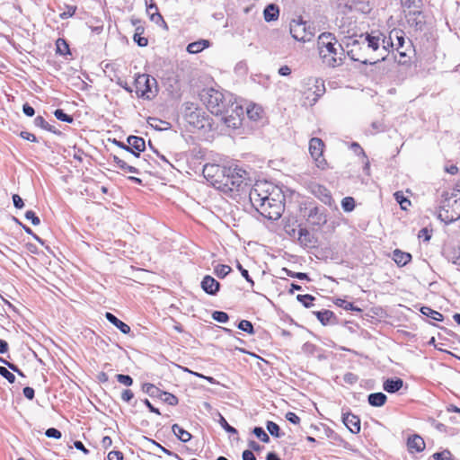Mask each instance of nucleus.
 Instances as JSON below:
<instances>
[{
	"instance_id": "nucleus-57",
	"label": "nucleus",
	"mask_w": 460,
	"mask_h": 460,
	"mask_svg": "<svg viewBox=\"0 0 460 460\" xmlns=\"http://www.w3.org/2000/svg\"><path fill=\"white\" fill-rule=\"evenodd\" d=\"M108 460H123V454L120 451H111L108 454Z\"/></svg>"
},
{
	"instance_id": "nucleus-15",
	"label": "nucleus",
	"mask_w": 460,
	"mask_h": 460,
	"mask_svg": "<svg viewBox=\"0 0 460 460\" xmlns=\"http://www.w3.org/2000/svg\"><path fill=\"white\" fill-rule=\"evenodd\" d=\"M425 447L424 439L417 434L410 436L407 439V448L411 454L420 453Z\"/></svg>"
},
{
	"instance_id": "nucleus-9",
	"label": "nucleus",
	"mask_w": 460,
	"mask_h": 460,
	"mask_svg": "<svg viewBox=\"0 0 460 460\" xmlns=\"http://www.w3.org/2000/svg\"><path fill=\"white\" fill-rule=\"evenodd\" d=\"M289 32L294 40L301 42L311 41L314 37V31L301 17L294 19L289 24Z\"/></svg>"
},
{
	"instance_id": "nucleus-47",
	"label": "nucleus",
	"mask_w": 460,
	"mask_h": 460,
	"mask_svg": "<svg viewBox=\"0 0 460 460\" xmlns=\"http://www.w3.org/2000/svg\"><path fill=\"white\" fill-rule=\"evenodd\" d=\"M212 317L218 323H226L229 320L228 314L222 311H215Z\"/></svg>"
},
{
	"instance_id": "nucleus-3",
	"label": "nucleus",
	"mask_w": 460,
	"mask_h": 460,
	"mask_svg": "<svg viewBox=\"0 0 460 460\" xmlns=\"http://www.w3.org/2000/svg\"><path fill=\"white\" fill-rule=\"evenodd\" d=\"M317 49L322 62L330 67H337L343 63L344 49L334 34L323 32L317 39Z\"/></svg>"
},
{
	"instance_id": "nucleus-25",
	"label": "nucleus",
	"mask_w": 460,
	"mask_h": 460,
	"mask_svg": "<svg viewBox=\"0 0 460 460\" xmlns=\"http://www.w3.org/2000/svg\"><path fill=\"white\" fill-rule=\"evenodd\" d=\"M150 388L155 389L157 392V396H159L160 399L166 402L167 404L172 406H175L178 404L179 400L174 394L167 392H162L154 385H150Z\"/></svg>"
},
{
	"instance_id": "nucleus-18",
	"label": "nucleus",
	"mask_w": 460,
	"mask_h": 460,
	"mask_svg": "<svg viewBox=\"0 0 460 460\" xmlns=\"http://www.w3.org/2000/svg\"><path fill=\"white\" fill-rule=\"evenodd\" d=\"M201 288L208 295L215 296L220 288V283L213 277L207 275L201 281Z\"/></svg>"
},
{
	"instance_id": "nucleus-41",
	"label": "nucleus",
	"mask_w": 460,
	"mask_h": 460,
	"mask_svg": "<svg viewBox=\"0 0 460 460\" xmlns=\"http://www.w3.org/2000/svg\"><path fill=\"white\" fill-rule=\"evenodd\" d=\"M286 274L287 276L290 277V278H296V279H302V280H310V278L308 277V275L306 273H304V272H294L287 268H284L282 270Z\"/></svg>"
},
{
	"instance_id": "nucleus-32",
	"label": "nucleus",
	"mask_w": 460,
	"mask_h": 460,
	"mask_svg": "<svg viewBox=\"0 0 460 460\" xmlns=\"http://www.w3.org/2000/svg\"><path fill=\"white\" fill-rule=\"evenodd\" d=\"M334 305L341 307V308H343L347 311H357V312H360L361 309L360 308H358L357 306H355L353 305V303L351 302H349L345 299H342V298H335L334 301H333Z\"/></svg>"
},
{
	"instance_id": "nucleus-21",
	"label": "nucleus",
	"mask_w": 460,
	"mask_h": 460,
	"mask_svg": "<svg viewBox=\"0 0 460 460\" xmlns=\"http://www.w3.org/2000/svg\"><path fill=\"white\" fill-rule=\"evenodd\" d=\"M301 226L297 223V220L296 219H294V218H289L286 221L285 223V226H284V231L285 233L292 237V238H296L298 233H299V230L301 229Z\"/></svg>"
},
{
	"instance_id": "nucleus-50",
	"label": "nucleus",
	"mask_w": 460,
	"mask_h": 460,
	"mask_svg": "<svg viewBox=\"0 0 460 460\" xmlns=\"http://www.w3.org/2000/svg\"><path fill=\"white\" fill-rule=\"evenodd\" d=\"M223 120L227 127L238 128L240 125V119L229 117H223Z\"/></svg>"
},
{
	"instance_id": "nucleus-8",
	"label": "nucleus",
	"mask_w": 460,
	"mask_h": 460,
	"mask_svg": "<svg viewBox=\"0 0 460 460\" xmlns=\"http://www.w3.org/2000/svg\"><path fill=\"white\" fill-rule=\"evenodd\" d=\"M203 102L208 111L215 116H223L226 111L227 104L224 94L217 90H208Z\"/></svg>"
},
{
	"instance_id": "nucleus-29",
	"label": "nucleus",
	"mask_w": 460,
	"mask_h": 460,
	"mask_svg": "<svg viewBox=\"0 0 460 460\" xmlns=\"http://www.w3.org/2000/svg\"><path fill=\"white\" fill-rule=\"evenodd\" d=\"M246 113L250 119L258 120L263 114V109L255 103H250L246 107Z\"/></svg>"
},
{
	"instance_id": "nucleus-64",
	"label": "nucleus",
	"mask_w": 460,
	"mask_h": 460,
	"mask_svg": "<svg viewBox=\"0 0 460 460\" xmlns=\"http://www.w3.org/2000/svg\"><path fill=\"white\" fill-rule=\"evenodd\" d=\"M449 259L453 263L460 265V253L456 254V252L454 251L449 254Z\"/></svg>"
},
{
	"instance_id": "nucleus-51",
	"label": "nucleus",
	"mask_w": 460,
	"mask_h": 460,
	"mask_svg": "<svg viewBox=\"0 0 460 460\" xmlns=\"http://www.w3.org/2000/svg\"><path fill=\"white\" fill-rule=\"evenodd\" d=\"M219 423L226 431L232 434L237 433V430L234 427L230 426L223 416H220Z\"/></svg>"
},
{
	"instance_id": "nucleus-45",
	"label": "nucleus",
	"mask_w": 460,
	"mask_h": 460,
	"mask_svg": "<svg viewBox=\"0 0 460 460\" xmlns=\"http://www.w3.org/2000/svg\"><path fill=\"white\" fill-rule=\"evenodd\" d=\"M266 427L271 436L276 437V438L280 437L279 427L277 423L270 420L267 422Z\"/></svg>"
},
{
	"instance_id": "nucleus-42",
	"label": "nucleus",
	"mask_w": 460,
	"mask_h": 460,
	"mask_svg": "<svg viewBox=\"0 0 460 460\" xmlns=\"http://www.w3.org/2000/svg\"><path fill=\"white\" fill-rule=\"evenodd\" d=\"M238 328L249 334L254 333L253 325L252 324V323L250 321L242 320L238 324Z\"/></svg>"
},
{
	"instance_id": "nucleus-19",
	"label": "nucleus",
	"mask_w": 460,
	"mask_h": 460,
	"mask_svg": "<svg viewBox=\"0 0 460 460\" xmlns=\"http://www.w3.org/2000/svg\"><path fill=\"white\" fill-rule=\"evenodd\" d=\"M298 243L307 248H312L315 246L316 239L314 234H312L306 228H301L296 236Z\"/></svg>"
},
{
	"instance_id": "nucleus-48",
	"label": "nucleus",
	"mask_w": 460,
	"mask_h": 460,
	"mask_svg": "<svg viewBox=\"0 0 460 460\" xmlns=\"http://www.w3.org/2000/svg\"><path fill=\"white\" fill-rule=\"evenodd\" d=\"M66 10L65 12H63L59 14V17L63 20L74 16V14L75 13V11H76V6L75 5H66Z\"/></svg>"
},
{
	"instance_id": "nucleus-28",
	"label": "nucleus",
	"mask_w": 460,
	"mask_h": 460,
	"mask_svg": "<svg viewBox=\"0 0 460 460\" xmlns=\"http://www.w3.org/2000/svg\"><path fill=\"white\" fill-rule=\"evenodd\" d=\"M279 15V8L278 5L274 4H270L266 6L263 11L264 20L266 22L276 21Z\"/></svg>"
},
{
	"instance_id": "nucleus-59",
	"label": "nucleus",
	"mask_w": 460,
	"mask_h": 460,
	"mask_svg": "<svg viewBox=\"0 0 460 460\" xmlns=\"http://www.w3.org/2000/svg\"><path fill=\"white\" fill-rule=\"evenodd\" d=\"M21 137L28 141L31 142H37V137L34 134L28 132V131H22L21 132Z\"/></svg>"
},
{
	"instance_id": "nucleus-13",
	"label": "nucleus",
	"mask_w": 460,
	"mask_h": 460,
	"mask_svg": "<svg viewBox=\"0 0 460 460\" xmlns=\"http://www.w3.org/2000/svg\"><path fill=\"white\" fill-rule=\"evenodd\" d=\"M128 146L122 145V147L128 152L133 154L136 157H139L141 152L146 148L144 138L130 136L128 137Z\"/></svg>"
},
{
	"instance_id": "nucleus-49",
	"label": "nucleus",
	"mask_w": 460,
	"mask_h": 460,
	"mask_svg": "<svg viewBox=\"0 0 460 460\" xmlns=\"http://www.w3.org/2000/svg\"><path fill=\"white\" fill-rule=\"evenodd\" d=\"M0 375L6 378L11 384L14 383L15 381L14 375L7 370L4 367H0Z\"/></svg>"
},
{
	"instance_id": "nucleus-56",
	"label": "nucleus",
	"mask_w": 460,
	"mask_h": 460,
	"mask_svg": "<svg viewBox=\"0 0 460 460\" xmlns=\"http://www.w3.org/2000/svg\"><path fill=\"white\" fill-rule=\"evenodd\" d=\"M46 436L49 438H61V432L55 429V428H49L46 430Z\"/></svg>"
},
{
	"instance_id": "nucleus-14",
	"label": "nucleus",
	"mask_w": 460,
	"mask_h": 460,
	"mask_svg": "<svg viewBox=\"0 0 460 460\" xmlns=\"http://www.w3.org/2000/svg\"><path fill=\"white\" fill-rule=\"evenodd\" d=\"M342 421L351 433L358 434L360 432L361 424L358 416L350 412L343 413Z\"/></svg>"
},
{
	"instance_id": "nucleus-6",
	"label": "nucleus",
	"mask_w": 460,
	"mask_h": 460,
	"mask_svg": "<svg viewBox=\"0 0 460 460\" xmlns=\"http://www.w3.org/2000/svg\"><path fill=\"white\" fill-rule=\"evenodd\" d=\"M285 196L283 192L274 196L273 198L270 197L269 199H266L265 202L256 210L265 218L270 220H277L284 212L285 209Z\"/></svg>"
},
{
	"instance_id": "nucleus-61",
	"label": "nucleus",
	"mask_w": 460,
	"mask_h": 460,
	"mask_svg": "<svg viewBox=\"0 0 460 460\" xmlns=\"http://www.w3.org/2000/svg\"><path fill=\"white\" fill-rule=\"evenodd\" d=\"M13 201L14 207L17 208H22L24 206L22 199L18 194H14L13 196Z\"/></svg>"
},
{
	"instance_id": "nucleus-10",
	"label": "nucleus",
	"mask_w": 460,
	"mask_h": 460,
	"mask_svg": "<svg viewBox=\"0 0 460 460\" xmlns=\"http://www.w3.org/2000/svg\"><path fill=\"white\" fill-rule=\"evenodd\" d=\"M155 84V79L151 78L148 75H138L135 79V92L138 97L149 100L155 95L153 86Z\"/></svg>"
},
{
	"instance_id": "nucleus-43",
	"label": "nucleus",
	"mask_w": 460,
	"mask_h": 460,
	"mask_svg": "<svg viewBox=\"0 0 460 460\" xmlns=\"http://www.w3.org/2000/svg\"><path fill=\"white\" fill-rule=\"evenodd\" d=\"M54 115L58 119H59L61 121L67 122V123L73 122V118L70 115L65 113L64 111L61 109L56 110L54 112Z\"/></svg>"
},
{
	"instance_id": "nucleus-60",
	"label": "nucleus",
	"mask_w": 460,
	"mask_h": 460,
	"mask_svg": "<svg viewBox=\"0 0 460 460\" xmlns=\"http://www.w3.org/2000/svg\"><path fill=\"white\" fill-rule=\"evenodd\" d=\"M101 445L103 449H108L111 447L112 445V439L111 437L109 436H105L102 438V441H101Z\"/></svg>"
},
{
	"instance_id": "nucleus-39",
	"label": "nucleus",
	"mask_w": 460,
	"mask_h": 460,
	"mask_svg": "<svg viewBox=\"0 0 460 460\" xmlns=\"http://www.w3.org/2000/svg\"><path fill=\"white\" fill-rule=\"evenodd\" d=\"M432 457L435 460H455L452 453L446 449L441 452H437L432 455Z\"/></svg>"
},
{
	"instance_id": "nucleus-31",
	"label": "nucleus",
	"mask_w": 460,
	"mask_h": 460,
	"mask_svg": "<svg viewBox=\"0 0 460 460\" xmlns=\"http://www.w3.org/2000/svg\"><path fill=\"white\" fill-rule=\"evenodd\" d=\"M172 430L173 434L182 442H188L191 439V434L185 430L178 424H173L172 427Z\"/></svg>"
},
{
	"instance_id": "nucleus-62",
	"label": "nucleus",
	"mask_w": 460,
	"mask_h": 460,
	"mask_svg": "<svg viewBox=\"0 0 460 460\" xmlns=\"http://www.w3.org/2000/svg\"><path fill=\"white\" fill-rule=\"evenodd\" d=\"M22 393L23 395L29 400H32L34 398V390L31 387H24Z\"/></svg>"
},
{
	"instance_id": "nucleus-26",
	"label": "nucleus",
	"mask_w": 460,
	"mask_h": 460,
	"mask_svg": "<svg viewBox=\"0 0 460 460\" xmlns=\"http://www.w3.org/2000/svg\"><path fill=\"white\" fill-rule=\"evenodd\" d=\"M210 46V42L208 40H199L190 43L187 46V51L190 54H198Z\"/></svg>"
},
{
	"instance_id": "nucleus-22",
	"label": "nucleus",
	"mask_w": 460,
	"mask_h": 460,
	"mask_svg": "<svg viewBox=\"0 0 460 460\" xmlns=\"http://www.w3.org/2000/svg\"><path fill=\"white\" fill-rule=\"evenodd\" d=\"M105 317L111 323H112L114 326H116L122 333L128 334L130 332V327L124 322L118 319L111 313L107 312L105 314Z\"/></svg>"
},
{
	"instance_id": "nucleus-11",
	"label": "nucleus",
	"mask_w": 460,
	"mask_h": 460,
	"mask_svg": "<svg viewBox=\"0 0 460 460\" xmlns=\"http://www.w3.org/2000/svg\"><path fill=\"white\" fill-rule=\"evenodd\" d=\"M325 148L324 142L319 137H312L309 141V153L315 163V165L321 169L328 168V163L323 155Z\"/></svg>"
},
{
	"instance_id": "nucleus-54",
	"label": "nucleus",
	"mask_w": 460,
	"mask_h": 460,
	"mask_svg": "<svg viewBox=\"0 0 460 460\" xmlns=\"http://www.w3.org/2000/svg\"><path fill=\"white\" fill-rule=\"evenodd\" d=\"M34 123L37 127L44 129H49V123L45 120L42 116H37L34 119Z\"/></svg>"
},
{
	"instance_id": "nucleus-27",
	"label": "nucleus",
	"mask_w": 460,
	"mask_h": 460,
	"mask_svg": "<svg viewBox=\"0 0 460 460\" xmlns=\"http://www.w3.org/2000/svg\"><path fill=\"white\" fill-rule=\"evenodd\" d=\"M112 160L116 164L117 167L125 172L137 173L138 171L135 166L129 165L127 161L119 155H113Z\"/></svg>"
},
{
	"instance_id": "nucleus-63",
	"label": "nucleus",
	"mask_w": 460,
	"mask_h": 460,
	"mask_svg": "<svg viewBox=\"0 0 460 460\" xmlns=\"http://www.w3.org/2000/svg\"><path fill=\"white\" fill-rule=\"evenodd\" d=\"M243 460H256V457L251 450H244L243 452Z\"/></svg>"
},
{
	"instance_id": "nucleus-1",
	"label": "nucleus",
	"mask_w": 460,
	"mask_h": 460,
	"mask_svg": "<svg viewBox=\"0 0 460 460\" xmlns=\"http://www.w3.org/2000/svg\"><path fill=\"white\" fill-rule=\"evenodd\" d=\"M348 56L362 64L375 63L379 60L377 53L392 48L388 44L387 35L380 30H371L359 35L349 37L346 42Z\"/></svg>"
},
{
	"instance_id": "nucleus-36",
	"label": "nucleus",
	"mask_w": 460,
	"mask_h": 460,
	"mask_svg": "<svg viewBox=\"0 0 460 460\" xmlns=\"http://www.w3.org/2000/svg\"><path fill=\"white\" fill-rule=\"evenodd\" d=\"M232 271V269L230 266L226 264H218L214 268V273L217 277L220 279H224L226 277L230 272Z\"/></svg>"
},
{
	"instance_id": "nucleus-5",
	"label": "nucleus",
	"mask_w": 460,
	"mask_h": 460,
	"mask_svg": "<svg viewBox=\"0 0 460 460\" xmlns=\"http://www.w3.org/2000/svg\"><path fill=\"white\" fill-rule=\"evenodd\" d=\"M281 192V189L273 183L267 181H257L253 185L249 193V198L253 208L257 209L265 202L266 199H269L270 197L273 198Z\"/></svg>"
},
{
	"instance_id": "nucleus-17",
	"label": "nucleus",
	"mask_w": 460,
	"mask_h": 460,
	"mask_svg": "<svg viewBox=\"0 0 460 460\" xmlns=\"http://www.w3.org/2000/svg\"><path fill=\"white\" fill-rule=\"evenodd\" d=\"M132 24L136 26L135 33L133 35L134 41L139 47H146L148 44V39L144 36L145 27L141 24V21L138 19L132 20Z\"/></svg>"
},
{
	"instance_id": "nucleus-58",
	"label": "nucleus",
	"mask_w": 460,
	"mask_h": 460,
	"mask_svg": "<svg viewBox=\"0 0 460 460\" xmlns=\"http://www.w3.org/2000/svg\"><path fill=\"white\" fill-rule=\"evenodd\" d=\"M134 397V393L130 389H126L121 393V399L128 402Z\"/></svg>"
},
{
	"instance_id": "nucleus-37",
	"label": "nucleus",
	"mask_w": 460,
	"mask_h": 460,
	"mask_svg": "<svg viewBox=\"0 0 460 460\" xmlns=\"http://www.w3.org/2000/svg\"><path fill=\"white\" fill-rule=\"evenodd\" d=\"M317 319L323 323L327 324L333 318V313L330 310H323L314 313Z\"/></svg>"
},
{
	"instance_id": "nucleus-7",
	"label": "nucleus",
	"mask_w": 460,
	"mask_h": 460,
	"mask_svg": "<svg viewBox=\"0 0 460 460\" xmlns=\"http://www.w3.org/2000/svg\"><path fill=\"white\" fill-rule=\"evenodd\" d=\"M438 217L441 221L445 222L446 224H449L459 219L460 198L452 196L448 199H446L442 202V205L439 207Z\"/></svg>"
},
{
	"instance_id": "nucleus-35",
	"label": "nucleus",
	"mask_w": 460,
	"mask_h": 460,
	"mask_svg": "<svg viewBox=\"0 0 460 460\" xmlns=\"http://www.w3.org/2000/svg\"><path fill=\"white\" fill-rule=\"evenodd\" d=\"M56 49L57 53L63 56L70 54L69 46L66 40L61 38L58 39L56 41Z\"/></svg>"
},
{
	"instance_id": "nucleus-2",
	"label": "nucleus",
	"mask_w": 460,
	"mask_h": 460,
	"mask_svg": "<svg viewBox=\"0 0 460 460\" xmlns=\"http://www.w3.org/2000/svg\"><path fill=\"white\" fill-rule=\"evenodd\" d=\"M203 175L212 186L225 193L238 191L246 185L247 172L236 164H206Z\"/></svg>"
},
{
	"instance_id": "nucleus-40",
	"label": "nucleus",
	"mask_w": 460,
	"mask_h": 460,
	"mask_svg": "<svg viewBox=\"0 0 460 460\" xmlns=\"http://www.w3.org/2000/svg\"><path fill=\"white\" fill-rule=\"evenodd\" d=\"M341 207L344 211L350 212L355 208V199L352 197H346L341 201Z\"/></svg>"
},
{
	"instance_id": "nucleus-4",
	"label": "nucleus",
	"mask_w": 460,
	"mask_h": 460,
	"mask_svg": "<svg viewBox=\"0 0 460 460\" xmlns=\"http://www.w3.org/2000/svg\"><path fill=\"white\" fill-rule=\"evenodd\" d=\"M388 44L392 48L385 49V52H396L394 59L400 65H410L415 54L411 40L405 39V33L400 29H393L387 34Z\"/></svg>"
},
{
	"instance_id": "nucleus-12",
	"label": "nucleus",
	"mask_w": 460,
	"mask_h": 460,
	"mask_svg": "<svg viewBox=\"0 0 460 460\" xmlns=\"http://www.w3.org/2000/svg\"><path fill=\"white\" fill-rule=\"evenodd\" d=\"M324 92L323 84H318L315 81L314 84H307L303 90V97L305 105H314L319 97L323 95Z\"/></svg>"
},
{
	"instance_id": "nucleus-33",
	"label": "nucleus",
	"mask_w": 460,
	"mask_h": 460,
	"mask_svg": "<svg viewBox=\"0 0 460 460\" xmlns=\"http://www.w3.org/2000/svg\"><path fill=\"white\" fill-rule=\"evenodd\" d=\"M394 197L395 200L400 204V207L403 210H407L408 208L411 205V200L404 197L403 192L399 190L394 192Z\"/></svg>"
},
{
	"instance_id": "nucleus-44",
	"label": "nucleus",
	"mask_w": 460,
	"mask_h": 460,
	"mask_svg": "<svg viewBox=\"0 0 460 460\" xmlns=\"http://www.w3.org/2000/svg\"><path fill=\"white\" fill-rule=\"evenodd\" d=\"M253 434L264 443H268L270 441L268 434L261 427H255L253 429Z\"/></svg>"
},
{
	"instance_id": "nucleus-52",
	"label": "nucleus",
	"mask_w": 460,
	"mask_h": 460,
	"mask_svg": "<svg viewBox=\"0 0 460 460\" xmlns=\"http://www.w3.org/2000/svg\"><path fill=\"white\" fill-rule=\"evenodd\" d=\"M25 217L31 221L33 226H38L40 223L39 217L35 214V212L29 210L25 214Z\"/></svg>"
},
{
	"instance_id": "nucleus-16",
	"label": "nucleus",
	"mask_w": 460,
	"mask_h": 460,
	"mask_svg": "<svg viewBox=\"0 0 460 460\" xmlns=\"http://www.w3.org/2000/svg\"><path fill=\"white\" fill-rule=\"evenodd\" d=\"M146 5V13L150 20L156 24H164L166 26L163 16L159 13L157 5L152 2V0H145Z\"/></svg>"
},
{
	"instance_id": "nucleus-55",
	"label": "nucleus",
	"mask_w": 460,
	"mask_h": 460,
	"mask_svg": "<svg viewBox=\"0 0 460 460\" xmlns=\"http://www.w3.org/2000/svg\"><path fill=\"white\" fill-rule=\"evenodd\" d=\"M286 419L293 423V424H299L300 423V418L293 411H288L286 413Z\"/></svg>"
},
{
	"instance_id": "nucleus-38",
	"label": "nucleus",
	"mask_w": 460,
	"mask_h": 460,
	"mask_svg": "<svg viewBox=\"0 0 460 460\" xmlns=\"http://www.w3.org/2000/svg\"><path fill=\"white\" fill-rule=\"evenodd\" d=\"M296 299L306 308L313 306L314 301L315 300L314 296L312 295H297Z\"/></svg>"
},
{
	"instance_id": "nucleus-53",
	"label": "nucleus",
	"mask_w": 460,
	"mask_h": 460,
	"mask_svg": "<svg viewBox=\"0 0 460 460\" xmlns=\"http://www.w3.org/2000/svg\"><path fill=\"white\" fill-rule=\"evenodd\" d=\"M237 269L240 270L242 276L249 282L251 283L252 286L254 285V281L252 280V279L250 277L249 275V272L247 270L243 269L242 264L241 263H237L236 265Z\"/></svg>"
},
{
	"instance_id": "nucleus-34",
	"label": "nucleus",
	"mask_w": 460,
	"mask_h": 460,
	"mask_svg": "<svg viewBox=\"0 0 460 460\" xmlns=\"http://www.w3.org/2000/svg\"><path fill=\"white\" fill-rule=\"evenodd\" d=\"M420 312L423 314L427 315L428 317H429L435 321H438V322H441L444 319L443 314L441 313L435 311V310L431 309L430 307L423 306L421 308Z\"/></svg>"
},
{
	"instance_id": "nucleus-24",
	"label": "nucleus",
	"mask_w": 460,
	"mask_h": 460,
	"mask_svg": "<svg viewBox=\"0 0 460 460\" xmlns=\"http://www.w3.org/2000/svg\"><path fill=\"white\" fill-rule=\"evenodd\" d=\"M186 119L189 124L192 125L195 128H203V119L204 118L201 116V112L199 110L190 111L186 114Z\"/></svg>"
},
{
	"instance_id": "nucleus-46",
	"label": "nucleus",
	"mask_w": 460,
	"mask_h": 460,
	"mask_svg": "<svg viewBox=\"0 0 460 460\" xmlns=\"http://www.w3.org/2000/svg\"><path fill=\"white\" fill-rule=\"evenodd\" d=\"M117 381L126 386H130L133 384V379L130 376L123 375V374H118L116 375Z\"/></svg>"
},
{
	"instance_id": "nucleus-20",
	"label": "nucleus",
	"mask_w": 460,
	"mask_h": 460,
	"mask_svg": "<svg viewBox=\"0 0 460 460\" xmlns=\"http://www.w3.org/2000/svg\"><path fill=\"white\" fill-rule=\"evenodd\" d=\"M402 386L403 380L399 377L386 379L383 384L384 390L390 394L398 392Z\"/></svg>"
},
{
	"instance_id": "nucleus-23",
	"label": "nucleus",
	"mask_w": 460,
	"mask_h": 460,
	"mask_svg": "<svg viewBox=\"0 0 460 460\" xmlns=\"http://www.w3.org/2000/svg\"><path fill=\"white\" fill-rule=\"evenodd\" d=\"M393 260L398 266L402 267L411 261V255L409 252L396 249L393 252Z\"/></svg>"
},
{
	"instance_id": "nucleus-30",
	"label": "nucleus",
	"mask_w": 460,
	"mask_h": 460,
	"mask_svg": "<svg viewBox=\"0 0 460 460\" xmlns=\"http://www.w3.org/2000/svg\"><path fill=\"white\" fill-rule=\"evenodd\" d=\"M387 401V397L383 393H374L368 395V403L375 407L383 406Z\"/></svg>"
}]
</instances>
